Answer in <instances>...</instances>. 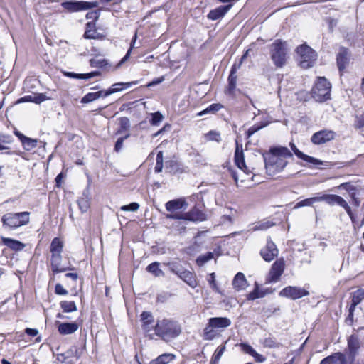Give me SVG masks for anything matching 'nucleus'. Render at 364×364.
<instances>
[{"mask_svg": "<svg viewBox=\"0 0 364 364\" xmlns=\"http://www.w3.org/2000/svg\"><path fill=\"white\" fill-rule=\"evenodd\" d=\"M141 321L142 323L152 324L154 322V316L149 311H143L141 314Z\"/></svg>", "mask_w": 364, "mask_h": 364, "instance_id": "51", "label": "nucleus"}, {"mask_svg": "<svg viewBox=\"0 0 364 364\" xmlns=\"http://www.w3.org/2000/svg\"><path fill=\"white\" fill-rule=\"evenodd\" d=\"M136 41V33H135L134 36L133 37V38L132 40L130 48L128 50L125 56L117 65L116 68H118L123 63H124L129 58V55L131 53L132 48H133L134 44L135 43Z\"/></svg>", "mask_w": 364, "mask_h": 364, "instance_id": "55", "label": "nucleus"}, {"mask_svg": "<svg viewBox=\"0 0 364 364\" xmlns=\"http://www.w3.org/2000/svg\"><path fill=\"white\" fill-rule=\"evenodd\" d=\"M60 306L65 313H70L77 310V306L74 301H62L60 302Z\"/></svg>", "mask_w": 364, "mask_h": 364, "instance_id": "37", "label": "nucleus"}, {"mask_svg": "<svg viewBox=\"0 0 364 364\" xmlns=\"http://www.w3.org/2000/svg\"><path fill=\"white\" fill-rule=\"evenodd\" d=\"M163 119V116L159 112H154L151 114V124L157 125Z\"/></svg>", "mask_w": 364, "mask_h": 364, "instance_id": "58", "label": "nucleus"}, {"mask_svg": "<svg viewBox=\"0 0 364 364\" xmlns=\"http://www.w3.org/2000/svg\"><path fill=\"white\" fill-rule=\"evenodd\" d=\"M355 308L350 306L348 309V315L347 318H346V323L349 325L352 326L353 323V317H354V311Z\"/></svg>", "mask_w": 364, "mask_h": 364, "instance_id": "62", "label": "nucleus"}, {"mask_svg": "<svg viewBox=\"0 0 364 364\" xmlns=\"http://www.w3.org/2000/svg\"><path fill=\"white\" fill-rule=\"evenodd\" d=\"M331 85L324 77H318L311 90L312 97L319 102H325L331 98Z\"/></svg>", "mask_w": 364, "mask_h": 364, "instance_id": "6", "label": "nucleus"}, {"mask_svg": "<svg viewBox=\"0 0 364 364\" xmlns=\"http://www.w3.org/2000/svg\"><path fill=\"white\" fill-rule=\"evenodd\" d=\"M205 138L208 141H215L217 142H220L221 141V136H220V132H218L217 131H214V130H211V131L208 132L205 134Z\"/></svg>", "mask_w": 364, "mask_h": 364, "instance_id": "50", "label": "nucleus"}, {"mask_svg": "<svg viewBox=\"0 0 364 364\" xmlns=\"http://www.w3.org/2000/svg\"><path fill=\"white\" fill-rule=\"evenodd\" d=\"M279 250L270 237L267 238L266 245L261 249L260 255L266 262H271L278 256Z\"/></svg>", "mask_w": 364, "mask_h": 364, "instance_id": "13", "label": "nucleus"}, {"mask_svg": "<svg viewBox=\"0 0 364 364\" xmlns=\"http://www.w3.org/2000/svg\"><path fill=\"white\" fill-rule=\"evenodd\" d=\"M61 255H51V268L54 274L64 272H66L67 270L73 269V268L71 267V264L70 263L68 264V265L65 266L61 264Z\"/></svg>", "mask_w": 364, "mask_h": 364, "instance_id": "16", "label": "nucleus"}, {"mask_svg": "<svg viewBox=\"0 0 364 364\" xmlns=\"http://www.w3.org/2000/svg\"><path fill=\"white\" fill-rule=\"evenodd\" d=\"M237 346L240 347V349L243 353L250 355H252L255 350L250 345L247 343H240L237 344Z\"/></svg>", "mask_w": 364, "mask_h": 364, "instance_id": "52", "label": "nucleus"}, {"mask_svg": "<svg viewBox=\"0 0 364 364\" xmlns=\"http://www.w3.org/2000/svg\"><path fill=\"white\" fill-rule=\"evenodd\" d=\"M262 156L267 174L274 176L284 169L288 164L287 159L293 158V154L288 148L278 146L271 147Z\"/></svg>", "mask_w": 364, "mask_h": 364, "instance_id": "1", "label": "nucleus"}, {"mask_svg": "<svg viewBox=\"0 0 364 364\" xmlns=\"http://www.w3.org/2000/svg\"><path fill=\"white\" fill-rule=\"evenodd\" d=\"M364 299V289L359 288L351 293V304L350 306L355 308Z\"/></svg>", "mask_w": 364, "mask_h": 364, "instance_id": "28", "label": "nucleus"}, {"mask_svg": "<svg viewBox=\"0 0 364 364\" xmlns=\"http://www.w3.org/2000/svg\"><path fill=\"white\" fill-rule=\"evenodd\" d=\"M187 205L186 200L182 198L169 200L165 205L166 210L171 213L178 210H185Z\"/></svg>", "mask_w": 364, "mask_h": 364, "instance_id": "21", "label": "nucleus"}, {"mask_svg": "<svg viewBox=\"0 0 364 364\" xmlns=\"http://www.w3.org/2000/svg\"><path fill=\"white\" fill-rule=\"evenodd\" d=\"M130 136L129 134H127V135H125L123 137H120L119 138L116 143H115V145H114V151H117V152H119L121 151V149H122V146H123V143H124V141L125 139H127V138H129Z\"/></svg>", "mask_w": 364, "mask_h": 364, "instance_id": "57", "label": "nucleus"}, {"mask_svg": "<svg viewBox=\"0 0 364 364\" xmlns=\"http://www.w3.org/2000/svg\"><path fill=\"white\" fill-rule=\"evenodd\" d=\"M61 6L68 12H77L80 11L87 10L97 6V2H88L83 1L69 0L64 1L61 3Z\"/></svg>", "mask_w": 364, "mask_h": 364, "instance_id": "9", "label": "nucleus"}, {"mask_svg": "<svg viewBox=\"0 0 364 364\" xmlns=\"http://www.w3.org/2000/svg\"><path fill=\"white\" fill-rule=\"evenodd\" d=\"M223 107V105L220 103H213L209 105L206 109L201 111L198 115L203 116L206 114H215L217 112H218L221 108Z\"/></svg>", "mask_w": 364, "mask_h": 364, "instance_id": "39", "label": "nucleus"}, {"mask_svg": "<svg viewBox=\"0 0 364 364\" xmlns=\"http://www.w3.org/2000/svg\"><path fill=\"white\" fill-rule=\"evenodd\" d=\"M3 244L14 251H21L25 247V244L11 238L1 237Z\"/></svg>", "mask_w": 364, "mask_h": 364, "instance_id": "26", "label": "nucleus"}, {"mask_svg": "<svg viewBox=\"0 0 364 364\" xmlns=\"http://www.w3.org/2000/svg\"><path fill=\"white\" fill-rule=\"evenodd\" d=\"M225 350V345L219 346L215 350L213 356L212 358L211 363L212 364H218L221 356L223 355L224 351Z\"/></svg>", "mask_w": 364, "mask_h": 364, "instance_id": "42", "label": "nucleus"}, {"mask_svg": "<svg viewBox=\"0 0 364 364\" xmlns=\"http://www.w3.org/2000/svg\"><path fill=\"white\" fill-rule=\"evenodd\" d=\"M264 296V293L259 291L258 284H256L254 290L247 295V299L248 300H255L256 299L262 298Z\"/></svg>", "mask_w": 364, "mask_h": 364, "instance_id": "49", "label": "nucleus"}, {"mask_svg": "<svg viewBox=\"0 0 364 364\" xmlns=\"http://www.w3.org/2000/svg\"><path fill=\"white\" fill-rule=\"evenodd\" d=\"M90 65L92 68H99L103 69H108L112 67V65L109 63V60L104 58H92L90 60Z\"/></svg>", "mask_w": 364, "mask_h": 364, "instance_id": "30", "label": "nucleus"}, {"mask_svg": "<svg viewBox=\"0 0 364 364\" xmlns=\"http://www.w3.org/2000/svg\"><path fill=\"white\" fill-rule=\"evenodd\" d=\"M287 43L280 39L274 41L269 46V54L274 65L278 68H283L287 60Z\"/></svg>", "mask_w": 364, "mask_h": 364, "instance_id": "3", "label": "nucleus"}, {"mask_svg": "<svg viewBox=\"0 0 364 364\" xmlns=\"http://www.w3.org/2000/svg\"><path fill=\"white\" fill-rule=\"evenodd\" d=\"M66 352V355L68 358H76L79 359L82 355V350H80L77 346H71Z\"/></svg>", "mask_w": 364, "mask_h": 364, "instance_id": "48", "label": "nucleus"}, {"mask_svg": "<svg viewBox=\"0 0 364 364\" xmlns=\"http://www.w3.org/2000/svg\"><path fill=\"white\" fill-rule=\"evenodd\" d=\"M317 202H319L318 201V196L312 197V198H306V199L297 203L295 205V208H301V207H304V206H311L314 203H317Z\"/></svg>", "mask_w": 364, "mask_h": 364, "instance_id": "47", "label": "nucleus"}, {"mask_svg": "<svg viewBox=\"0 0 364 364\" xmlns=\"http://www.w3.org/2000/svg\"><path fill=\"white\" fill-rule=\"evenodd\" d=\"M55 292L58 295H67L68 294V291L60 284L55 285Z\"/></svg>", "mask_w": 364, "mask_h": 364, "instance_id": "63", "label": "nucleus"}, {"mask_svg": "<svg viewBox=\"0 0 364 364\" xmlns=\"http://www.w3.org/2000/svg\"><path fill=\"white\" fill-rule=\"evenodd\" d=\"M124 90V87H111L108 89L107 90H100V92H102L103 97H106L113 93L122 91Z\"/></svg>", "mask_w": 364, "mask_h": 364, "instance_id": "60", "label": "nucleus"}, {"mask_svg": "<svg viewBox=\"0 0 364 364\" xmlns=\"http://www.w3.org/2000/svg\"><path fill=\"white\" fill-rule=\"evenodd\" d=\"M364 345V328H359L348 338V363L353 364L356 356L358 355L359 349Z\"/></svg>", "mask_w": 364, "mask_h": 364, "instance_id": "4", "label": "nucleus"}, {"mask_svg": "<svg viewBox=\"0 0 364 364\" xmlns=\"http://www.w3.org/2000/svg\"><path fill=\"white\" fill-rule=\"evenodd\" d=\"M29 212L8 213L1 217L3 227L13 230L29 223Z\"/></svg>", "mask_w": 364, "mask_h": 364, "instance_id": "5", "label": "nucleus"}, {"mask_svg": "<svg viewBox=\"0 0 364 364\" xmlns=\"http://www.w3.org/2000/svg\"><path fill=\"white\" fill-rule=\"evenodd\" d=\"M166 218L172 220H186L191 221H203L205 220V214L200 210L194 208L185 213H170L166 215Z\"/></svg>", "mask_w": 364, "mask_h": 364, "instance_id": "8", "label": "nucleus"}, {"mask_svg": "<svg viewBox=\"0 0 364 364\" xmlns=\"http://www.w3.org/2000/svg\"><path fill=\"white\" fill-rule=\"evenodd\" d=\"M297 53L300 56V65L303 68H309L313 66L316 60V52L306 45H301L297 48Z\"/></svg>", "mask_w": 364, "mask_h": 364, "instance_id": "7", "label": "nucleus"}, {"mask_svg": "<svg viewBox=\"0 0 364 364\" xmlns=\"http://www.w3.org/2000/svg\"><path fill=\"white\" fill-rule=\"evenodd\" d=\"M101 96H102V92H89L81 99V103L87 104L91 102L100 98Z\"/></svg>", "mask_w": 364, "mask_h": 364, "instance_id": "40", "label": "nucleus"}, {"mask_svg": "<svg viewBox=\"0 0 364 364\" xmlns=\"http://www.w3.org/2000/svg\"><path fill=\"white\" fill-rule=\"evenodd\" d=\"M350 53L345 47H341L336 56L337 66L339 71H343L349 64Z\"/></svg>", "mask_w": 364, "mask_h": 364, "instance_id": "14", "label": "nucleus"}, {"mask_svg": "<svg viewBox=\"0 0 364 364\" xmlns=\"http://www.w3.org/2000/svg\"><path fill=\"white\" fill-rule=\"evenodd\" d=\"M37 139H34L26 136L21 141L23 149L26 151H31L33 149L36 148L37 146Z\"/></svg>", "mask_w": 364, "mask_h": 364, "instance_id": "38", "label": "nucleus"}, {"mask_svg": "<svg viewBox=\"0 0 364 364\" xmlns=\"http://www.w3.org/2000/svg\"><path fill=\"white\" fill-rule=\"evenodd\" d=\"M164 266H167L169 268V270L176 274L178 277L184 269V267L178 262L172 261L168 262H164L163 264Z\"/></svg>", "mask_w": 364, "mask_h": 364, "instance_id": "32", "label": "nucleus"}, {"mask_svg": "<svg viewBox=\"0 0 364 364\" xmlns=\"http://www.w3.org/2000/svg\"><path fill=\"white\" fill-rule=\"evenodd\" d=\"M237 79V77L236 74L230 73L228 78V85L225 90L227 95L232 97L235 96Z\"/></svg>", "mask_w": 364, "mask_h": 364, "instance_id": "27", "label": "nucleus"}, {"mask_svg": "<svg viewBox=\"0 0 364 364\" xmlns=\"http://www.w3.org/2000/svg\"><path fill=\"white\" fill-rule=\"evenodd\" d=\"M50 98L43 93H38L33 96V102L36 104H40Z\"/></svg>", "mask_w": 364, "mask_h": 364, "instance_id": "61", "label": "nucleus"}, {"mask_svg": "<svg viewBox=\"0 0 364 364\" xmlns=\"http://www.w3.org/2000/svg\"><path fill=\"white\" fill-rule=\"evenodd\" d=\"M336 134L330 129H322L313 134L311 141L315 145H321L335 139Z\"/></svg>", "mask_w": 364, "mask_h": 364, "instance_id": "10", "label": "nucleus"}, {"mask_svg": "<svg viewBox=\"0 0 364 364\" xmlns=\"http://www.w3.org/2000/svg\"><path fill=\"white\" fill-rule=\"evenodd\" d=\"M174 355L170 353H165L159 355L156 359L153 360L150 364H168L173 358Z\"/></svg>", "mask_w": 364, "mask_h": 364, "instance_id": "34", "label": "nucleus"}, {"mask_svg": "<svg viewBox=\"0 0 364 364\" xmlns=\"http://www.w3.org/2000/svg\"><path fill=\"white\" fill-rule=\"evenodd\" d=\"M119 126L120 130L118 131V133L121 132V130H128L130 127V122L129 119L126 117H120L119 118Z\"/></svg>", "mask_w": 364, "mask_h": 364, "instance_id": "53", "label": "nucleus"}, {"mask_svg": "<svg viewBox=\"0 0 364 364\" xmlns=\"http://www.w3.org/2000/svg\"><path fill=\"white\" fill-rule=\"evenodd\" d=\"M268 124H269V122H262L260 124H255V125L250 127L246 132L247 137L250 138L255 133H256L261 129L267 127Z\"/></svg>", "mask_w": 364, "mask_h": 364, "instance_id": "44", "label": "nucleus"}, {"mask_svg": "<svg viewBox=\"0 0 364 364\" xmlns=\"http://www.w3.org/2000/svg\"><path fill=\"white\" fill-rule=\"evenodd\" d=\"M285 263L283 259H277L269 270L267 282L269 283L277 282L284 271Z\"/></svg>", "mask_w": 364, "mask_h": 364, "instance_id": "12", "label": "nucleus"}, {"mask_svg": "<svg viewBox=\"0 0 364 364\" xmlns=\"http://www.w3.org/2000/svg\"><path fill=\"white\" fill-rule=\"evenodd\" d=\"M290 146L291 150L294 151V153L298 158L314 165H322L323 164L322 161L317 159L314 157L310 156L309 155H306L300 150H299L294 143L291 142Z\"/></svg>", "mask_w": 364, "mask_h": 364, "instance_id": "18", "label": "nucleus"}, {"mask_svg": "<svg viewBox=\"0 0 364 364\" xmlns=\"http://www.w3.org/2000/svg\"><path fill=\"white\" fill-rule=\"evenodd\" d=\"M165 169L171 174H176L180 171V165L175 160H168L165 162Z\"/></svg>", "mask_w": 364, "mask_h": 364, "instance_id": "33", "label": "nucleus"}, {"mask_svg": "<svg viewBox=\"0 0 364 364\" xmlns=\"http://www.w3.org/2000/svg\"><path fill=\"white\" fill-rule=\"evenodd\" d=\"M208 323L215 328H225L232 323L230 319L227 317H213L208 319Z\"/></svg>", "mask_w": 364, "mask_h": 364, "instance_id": "23", "label": "nucleus"}, {"mask_svg": "<svg viewBox=\"0 0 364 364\" xmlns=\"http://www.w3.org/2000/svg\"><path fill=\"white\" fill-rule=\"evenodd\" d=\"M309 292L304 288L288 286L284 288L279 294L280 296L287 297L293 300L308 296Z\"/></svg>", "mask_w": 364, "mask_h": 364, "instance_id": "11", "label": "nucleus"}, {"mask_svg": "<svg viewBox=\"0 0 364 364\" xmlns=\"http://www.w3.org/2000/svg\"><path fill=\"white\" fill-rule=\"evenodd\" d=\"M355 128L360 129L364 127V114L357 116L355 121Z\"/></svg>", "mask_w": 364, "mask_h": 364, "instance_id": "64", "label": "nucleus"}, {"mask_svg": "<svg viewBox=\"0 0 364 364\" xmlns=\"http://www.w3.org/2000/svg\"><path fill=\"white\" fill-rule=\"evenodd\" d=\"M58 324V331L60 335H69L77 331L79 325L76 322L72 323H60L56 322Z\"/></svg>", "mask_w": 364, "mask_h": 364, "instance_id": "19", "label": "nucleus"}, {"mask_svg": "<svg viewBox=\"0 0 364 364\" xmlns=\"http://www.w3.org/2000/svg\"><path fill=\"white\" fill-rule=\"evenodd\" d=\"M345 200L338 195L334 194H322L318 196V201H324L330 205H341Z\"/></svg>", "mask_w": 364, "mask_h": 364, "instance_id": "22", "label": "nucleus"}, {"mask_svg": "<svg viewBox=\"0 0 364 364\" xmlns=\"http://www.w3.org/2000/svg\"><path fill=\"white\" fill-rule=\"evenodd\" d=\"M262 345L264 348H279L282 346V344L278 342L274 337L265 338L262 342Z\"/></svg>", "mask_w": 364, "mask_h": 364, "instance_id": "36", "label": "nucleus"}, {"mask_svg": "<svg viewBox=\"0 0 364 364\" xmlns=\"http://www.w3.org/2000/svg\"><path fill=\"white\" fill-rule=\"evenodd\" d=\"M79 209L82 213H85L90 208V202L88 195L83 193V196L77 200Z\"/></svg>", "mask_w": 364, "mask_h": 364, "instance_id": "35", "label": "nucleus"}, {"mask_svg": "<svg viewBox=\"0 0 364 364\" xmlns=\"http://www.w3.org/2000/svg\"><path fill=\"white\" fill-rule=\"evenodd\" d=\"M136 41V33H135L134 36L133 37V38L132 40L130 48L128 50L125 56L117 65L116 68H118L123 63H124L129 58V55L131 53L132 48H133L134 44L135 43Z\"/></svg>", "mask_w": 364, "mask_h": 364, "instance_id": "54", "label": "nucleus"}, {"mask_svg": "<svg viewBox=\"0 0 364 364\" xmlns=\"http://www.w3.org/2000/svg\"><path fill=\"white\" fill-rule=\"evenodd\" d=\"M178 277L192 288H195L198 284L194 272L186 269L183 270Z\"/></svg>", "mask_w": 364, "mask_h": 364, "instance_id": "24", "label": "nucleus"}, {"mask_svg": "<svg viewBox=\"0 0 364 364\" xmlns=\"http://www.w3.org/2000/svg\"><path fill=\"white\" fill-rule=\"evenodd\" d=\"M232 4H230L225 6H220L215 9L210 11L207 17L208 19L215 21L223 18L228 11L232 8Z\"/></svg>", "mask_w": 364, "mask_h": 364, "instance_id": "17", "label": "nucleus"}, {"mask_svg": "<svg viewBox=\"0 0 364 364\" xmlns=\"http://www.w3.org/2000/svg\"><path fill=\"white\" fill-rule=\"evenodd\" d=\"M235 144H236V147H235V157H234L235 163L240 169L242 170L245 173H248L250 171H248L247 167L245 162L242 145L241 144H239L237 140H236Z\"/></svg>", "mask_w": 364, "mask_h": 364, "instance_id": "15", "label": "nucleus"}, {"mask_svg": "<svg viewBox=\"0 0 364 364\" xmlns=\"http://www.w3.org/2000/svg\"><path fill=\"white\" fill-rule=\"evenodd\" d=\"M99 17L100 11L97 10L89 11L86 14V18L87 19H91V21H94L95 23L98 20Z\"/></svg>", "mask_w": 364, "mask_h": 364, "instance_id": "59", "label": "nucleus"}, {"mask_svg": "<svg viewBox=\"0 0 364 364\" xmlns=\"http://www.w3.org/2000/svg\"><path fill=\"white\" fill-rule=\"evenodd\" d=\"M160 263L158 262H154L149 264L146 269L149 273L152 274L155 277H164V272L159 268Z\"/></svg>", "mask_w": 364, "mask_h": 364, "instance_id": "31", "label": "nucleus"}, {"mask_svg": "<svg viewBox=\"0 0 364 364\" xmlns=\"http://www.w3.org/2000/svg\"><path fill=\"white\" fill-rule=\"evenodd\" d=\"M84 38L86 39H103L105 36L98 33L96 29L85 31Z\"/></svg>", "mask_w": 364, "mask_h": 364, "instance_id": "45", "label": "nucleus"}, {"mask_svg": "<svg viewBox=\"0 0 364 364\" xmlns=\"http://www.w3.org/2000/svg\"><path fill=\"white\" fill-rule=\"evenodd\" d=\"M139 208V204L135 202L131 203L129 205H123L120 209L123 211H136Z\"/></svg>", "mask_w": 364, "mask_h": 364, "instance_id": "56", "label": "nucleus"}, {"mask_svg": "<svg viewBox=\"0 0 364 364\" xmlns=\"http://www.w3.org/2000/svg\"><path fill=\"white\" fill-rule=\"evenodd\" d=\"M213 258V253L208 252L204 255H201L196 259V264L201 267L203 266L206 262Z\"/></svg>", "mask_w": 364, "mask_h": 364, "instance_id": "43", "label": "nucleus"}, {"mask_svg": "<svg viewBox=\"0 0 364 364\" xmlns=\"http://www.w3.org/2000/svg\"><path fill=\"white\" fill-rule=\"evenodd\" d=\"M63 248V243L58 237H55L50 244L51 255H61Z\"/></svg>", "mask_w": 364, "mask_h": 364, "instance_id": "29", "label": "nucleus"}, {"mask_svg": "<svg viewBox=\"0 0 364 364\" xmlns=\"http://www.w3.org/2000/svg\"><path fill=\"white\" fill-rule=\"evenodd\" d=\"M232 285L237 291L245 289L247 286V282L245 275L241 272L237 273L233 279Z\"/></svg>", "mask_w": 364, "mask_h": 364, "instance_id": "25", "label": "nucleus"}, {"mask_svg": "<svg viewBox=\"0 0 364 364\" xmlns=\"http://www.w3.org/2000/svg\"><path fill=\"white\" fill-rule=\"evenodd\" d=\"M213 327L210 326L209 323L203 330V338L205 340L210 341L215 337V332L213 330Z\"/></svg>", "mask_w": 364, "mask_h": 364, "instance_id": "46", "label": "nucleus"}, {"mask_svg": "<svg viewBox=\"0 0 364 364\" xmlns=\"http://www.w3.org/2000/svg\"><path fill=\"white\" fill-rule=\"evenodd\" d=\"M14 139L12 136L9 134H0V150L9 149L4 144H10L13 142Z\"/></svg>", "mask_w": 364, "mask_h": 364, "instance_id": "41", "label": "nucleus"}, {"mask_svg": "<svg viewBox=\"0 0 364 364\" xmlns=\"http://www.w3.org/2000/svg\"><path fill=\"white\" fill-rule=\"evenodd\" d=\"M155 335L166 342L178 337L181 333L179 323L173 319H158L154 326Z\"/></svg>", "mask_w": 364, "mask_h": 364, "instance_id": "2", "label": "nucleus"}, {"mask_svg": "<svg viewBox=\"0 0 364 364\" xmlns=\"http://www.w3.org/2000/svg\"><path fill=\"white\" fill-rule=\"evenodd\" d=\"M320 364H349L342 353H336L330 356L323 358Z\"/></svg>", "mask_w": 364, "mask_h": 364, "instance_id": "20", "label": "nucleus"}]
</instances>
